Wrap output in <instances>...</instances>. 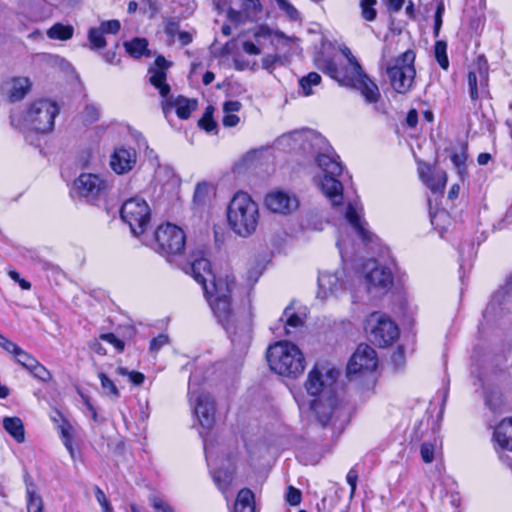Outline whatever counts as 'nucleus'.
<instances>
[{
  "mask_svg": "<svg viewBox=\"0 0 512 512\" xmlns=\"http://www.w3.org/2000/svg\"><path fill=\"white\" fill-rule=\"evenodd\" d=\"M183 270L202 286L214 316L229 334L233 345L240 346V349L247 348L251 341V314L241 324L232 320L230 298L235 287L234 277L214 275L209 260L201 254L192 255Z\"/></svg>",
  "mask_w": 512,
  "mask_h": 512,
  "instance_id": "1",
  "label": "nucleus"
},
{
  "mask_svg": "<svg viewBox=\"0 0 512 512\" xmlns=\"http://www.w3.org/2000/svg\"><path fill=\"white\" fill-rule=\"evenodd\" d=\"M340 371L328 364H316L305 382L308 395L314 397L311 409L318 422L326 426L337 408L336 384Z\"/></svg>",
  "mask_w": 512,
  "mask_h": 512,
  "instance_id": "2",
  "label": "nucleus"
},
{
  "mask_svg": "<svg viewBox=\"0 0 512 512\" xmlns=\"http://www.w3.org/2000/svg\"><path fill=\"white\" fill-rule=\"evenodd\" d=\"M170 66L171 63L169 61L163 56H158L155 59L154 65L148 70L149 82L159 91V94L164 99L162 108L165 117H168L172 112L171 110L175 109L177 116L185 120L196 109L197 101L182 96L177 98L170 96V86L166 82L167 70Z\"/></svg>",
  "mask_w": 512,
  "mask_h": 512,
  "instance_id": "3",
  "label": "nucleus"
},
{
  "mask_svg": "<svg viewBox=\"0 0 512 512\" xmlns=\"http://www.w3.org/2000/svg\"><path fill=\"white\" fill-rule=\"evenodd\" d=\"M60 112L59 105L47 98H40L31 102L22 114L11 115V123L23 130L29 129L45 134L54 129L55 118Z\"/></svg>",
  "mask_w": 512,
  "mask_h": 512,
  "instance_id": "4",
  "label": "nucleus"
},
{
  "mask_svg": "<svg viewBox=\"0 0 512 512\" xmlns=\"http://www.w3.org/2000/svg\"><path fill=\"white\" fill-rule=\"evenodd\" d=\"M259 217L258 204L248 193L234 194L227 207V221L235 234L243 238L251 236L257 229Z\"/></svg>",
  "mask_w": 512,
  "mask_h": 512,
  "instance_id": "5",
  "label": "nucleus"
},
{
  "mask_svg": "<svg viewBox=\"0 0 512 512\" xmlns=\"http://www.w3.org/2000/svg\"><path fill=\"white\" fill-rule=\"evenodd\" d=\"M267 361L271 370L282 376L297 377L305 369L303 353L298 346L288 341H280L270 346Z\"/></svg>",
  "mask_w": 512,
  "mask_h": 512,
  "instance_id": "6",
  "label": "nucleus"
},
{
  "mask_svg": "<svg viewBox=\"0 0 512 512\" xmlns=\"http://www.w3.org/2000/svg\"><path fill=\"white\" fill-rule=\"evenodd\" d=\"M316 161L324 173L320 182L322 192L330 199L334 207L341 205L343 201V186L338 179L342 174V165L339 157L331 147H327L325 152L318 153Z\"/></svg>",
  "mask_w": 512,
  "mask_h": 512,
  "instance_id": "7",
  "label": "nucleus"
},
{
  "mask_svg": "<svg viewBox=\"0 0 512 512\" xmlns=\"http://www.w3.org/2000/svg\"><path fill=\"white\" fill-rule=\"evenodd\" d=\"M415 57L413 50H407L388 62L386 73L391 87L397 93L405 94L412 88L416 75Z\"/></svg>",
  "mask_w": 512,
  "mask_h": 512,
  "instance_id": "8",
  "label": "nucleus"
},
{
  "mask_svg": "<svg viewBox=\"0 0 512 512\" xmlns=\"http://www.w3.org/2000/svg\"><path fill=\"white\" fill-rule=\"evenodd\" d=\"M154 238L155 251L168 259L180 255L185 249V232L181 227L170 222L158 226Z\"/></svg>",
  "mask_w": 512,
  "mask_h": 512,
  "instance_id": "9",
  "label": "nucleus"
},
{
  "mask_svg": "<svg viewBox=\"0 0 512 512\" xmlns=\"http://www.w3.org/2000/svg\"><path fill=\"white\" fill-rule=\"evenodd\" d=\"M365 330L369 339L379 347L391 345L399 337L398 326L386 315L373 312L366 320Z\"/></svg>",
  "mask_w": 512,
  "mask_h": 512,
  "instance_id": "10",
  "label": "nucleus"
},
{
  "mask_svg": "<svg viewBox=\"0 0 512 512\" xmlns=\"http://www.w3.org/2000/svg\"><path fill=\"white\" fill-rule=\"evenodd\" d=\"M121 218L131 232L138 236L145 232L150 221V208L146 201L139 197L126 200L120 210Z\"/></svg>",
  "mask_w": 512,
  "mask_h": 512,
  "instance_id": "11",
  "label": "nucleus"
},
{
  "mask_svg": "<svg viewBox=\"0 0 512 512\" xmlns=\"http://www.w3.org/2000/svg\"><path fill=\"white\" fill-rule=\"evenodd\" d=\"M108 189L105 179L94 173H81L73 182V190L78 197L89 203L102 198Z\"/></svg>",
  "mask_w": 512,
  "mask_h": 512,
  "instance_id": "12",
  "label": "nucleus"
},
{
  "mask_svg": "<svg viewBox=\"0 0 512 512\" xmlns=\"http://www.w3.org/2000/svg\"><path fill=\"white\" fill-rule=\"evenodd\" d=\"M376 351L367 344H360L347 365V377L350 381L357 376L371 374L377 367Z\"/></svg>",
  "mask_w": 512,
  "mask_h": 512,
  "instance_id": "13",
  "label": "nucleus"
},
{
  "mask_svg": "<svg viewBox=\"0 0 512 512\" xmlns=\"http://www.w3.org/2000/svg\"><path fill=\"white\" fill-rule=\"evenodd\" d=\"M365 280L367 290L374 295H381L386 293L393 284V276L391 271L384 267L377 265L374 260H369L366 263Z\"/></svg>",
  "mask_w": 512,
  "mask_h": 512,
  "instance_id": "14",
  "label": "nucleus"
},
{
  "mask_svg": "<svg viewBox=\"0 0 512 512\" xmlns=\"http://www.w3.org/2000/svg\"><path fill=\"white\" fill-rule=\"evenodd\" d=\"M357 69V71H350V76L344 79V86L358 90L368 104L378 102L381 94L377 84L369 78L361 66Z\"/></svg>",
  "mask_w": 512,
  "mask_h": 512,
  "instance_id": "15",
  "label": "nucleus"
},
{
  "mask_svg": "<svg viewBox=\"0 0 512 512\" xmlns=\"http://www.w3.org/2000/svg\"><path fill=\"white\" fill-rule=\"evenodd\" d=\"M265 205L273 213L288 215L298 209L299 200L294 193L273 190L266 195Z\"/></svg>",
  "mask_w": 512,
  "mask_h": 512,
  "instance_id": "16",
  "label": "nucleus"
},
{
  "mask_svg": "<svg viewBox=\"0 0 512 512\" xmlns=\"http://www.w3.org/2000/svg\"><path fill=\"white\" fill-rule=\"evenodd\" d=\"M362 206L357 200L349 201L345 210V218L364 244L373 241V234L366 228L367 223L362 217Z\"/></svg>",
  "mask_w": 512,
  "mask_h": 512,
  "instance_id": "17",
  "label": "nucleus"
},
{
  "mask_svg": "<svg viewBox=\"0 0 512 512\" xmlns=\"http://www.w3.org/2000/svg\"><path fill=\"white\" fill-rule=\"evenodd\" d=\"M216 405L213 397L208 393H200L195 398L194 413L199 424L205 430H210L215 423Z\"/></svg>",
  "mask_w": 512,
  "mask_h": 512,
  "instance_id": "18",
  "label": "nucleus"
},
{
  "mask_svg": "<svg viewBox=\"0 0 512 512\" xmlns=\"http://www.w3.org/2000/svg\"><path fill=\"white\" fill-rule=\"evenodd\" d=\"M342 272L331 273L328 271L320 272L318 276L317 298L326 300L332 296H337L342 290L341 276Z\"/></svg>",
  "mask_w": 512,
  "mask_h": 512,
  "instance_id": "19",
  "label": "nucleus"
},
{
  "mask_svg": "<svg viewBox=\"0 0 512 512\" xmlns=\"http://www.w3.org/2000/svg\"><path fill=\"white\" fill-rule=\"evenodd\" d=\"M136 164V151L132 148L118 147L110 157V166L117 174L131 171Z\"/></svg>",
  "mask_w": 512,
  "mask_h": 512,
  "instance_id": "20",
  "label": "nucleus"
},
{
  "mask_svg": "<svg viewBox=\"0 0 512 512\" xmlns=\"http://www.w3.org/2000/svg\"><path fill=\"white\" fill-rule=\"evenodd\" d=\"M254 38L260 42L261 39H269L273 45L289 46L298 39L293 36H287L279 30H273L268 25L262 24L255 28Z\"/></svg>",
  "mask_w": 512,
  "mask_h": 512,
  "instance_id": "21",
  "label": "nucleus"
},
{
  "mask_svg": "<svg viewBox=\"0 0 512 512\" xmlns=\"http://www.w3.org/2000/svg\"><path fill=\"white\" fill-rule=\"evenodd\" d=\"M31 88V82L26 77H14L7 81L4 90L11 102L22 100Z\"/></svg>",
  "mask_w": 512,
  "mask_h": 512,
  "instance_id": "22",
  "label": "nucleus"
},
{
  "mask_svg": "<svg viewBox=\"0 0 512 512\" xmlns=\"http://www.w3.org/2000/svg\"><path fill=\"white\" fill-rule=\"evenodd\" d=\"M493 439L501 449L512 451V417L503 419L496 426Z\"/></svg>",
  "mask_w": 512,
  "mask_h": 512,
  "instance_id": "23",
  "label": "nucleus"
},
{
  "mask_svg": "<svg viewBox=\"0 0 512 512\" xmlns=\"http://www.w3.org/2000/svg\"><path fill=\"white\" fill-rule=\"evenodd\" d=\"M487 85V72L479 69L478 72L470 71L468 73L469 94L472 101H476L480 94L485 93Z\"/></svg>",
  "mask_w": 512,
  "mask_h": 512,
  "instance_id": "24",
  "label": "nucleus"
},
{
  "mask_svg": "<svg viewBox=\"0 0 512 512\" xmlns=\"http://www.w3.org/2000/svg\"><path fill=\"white\" fill-rule=\"evenodd\" d=\"M290 140L294 142H303V148H306L305 144H308L313 148L316 146H320L321 144H325L324 139L320 135L312 131L293 132L288 135H283L279 139V142L280 144H283L288 143Z\"/></svg>",
  "mask_w": 512,
  "mask_h": 512,
  "instance_id": "25",
  "label": "nucleus"
},
{
  "mask_svg": "<svg viewBox=\"0 0 512 512\" xmlns=\"http://www.w3.org/2000/svg\"><path fill=\"white\" fill-rule=\"evenodd\" d=\"M420 178L434 193L441 192L447 182V175L443 170L430 171L428 169L426 172L422 170L420 171Z\"/></svg>",
  "mask_w": 512,
  "mask_h": 512,
  "instance_id": "26",
  "label": "nucleus"
},
{
  "mask_svg": "<svg viewBox=\"0 0 512 512\" xmlns=\"http://www.w3.org/2000/svg\"><path fill=\"white\" fill-rule=\"evenodd\" d=\"M3 428L16 442L23 443L25 441V429L19 417H5Z\"/></svg>",
  "mask_w": 512,
  "mask_h": 512,
  "instance_id": "27",
  "label": "nucleus"
},
{
  "mask_svg": "<svg viewBox=\"0 0 512 512\" xmlns=\"http://www.w3.org/2000/svg\"><path fill=\"white\" fill-rule=\"evenodd\" d=\"M233 512H255L254 494L250 489L243 488L238 492Z\"/></svg>",
  "mask_w": 512,
  "mask_h": 512,
  "instance_id": "28",
  "label": "nucleus"
},
{
  "mask_svg": "<svg viewBox=\"0 0 512 512\" xmlns=\"http://www.w3.org/2000/svg\"><path fill=\"white\" fill-rule=\"evenodd\" d=\"M210 473L218 489L225 494L229 490L230 484L233 480L234 470L231 468H219L211 470Z\"/></svg>",
  "mask_w": 512,
  "mask_h": 512,
  "instance_id": "29",
  "label": "nucleus"
},
{
  "mask_svg": "<svg viewBox=\"0 0 512 512\" xmlns=\"http://www.w3.org/2000/svg\"><path fill=\"white\" fill-rule=\"evenodd\" d=\"M321 76L317 72H310L306 76L299 79V93L308 97L315 94V88L321 83Z\"/></svg>",
  "mask_w": 512,
  "mask_h": 512,
  "instance_id": "30",
  "label": "nucleus"
},
{
  "mask_svg": "<svg viewBox=\"0 0 512 512\" xmlns=\"http://www.w3.org/2000/svg\"><path fill=\"white\" fill-rule=\"evenodd\" d=\"M124 47L126 52L133 58H140L143 55H149L148 41L145 38H134L131 41L125 42Z\"/></svg>",
  "mask_w": 512,
  "mask_h": 512,
  "instance_id": "31",
  "label": "nucleus"
},
{
  "mask_svg": "<svg viewBox=\"0 0 512 512\" xmlns=\"http://www.w3.org/2000/svg\"><path fill=\"white\" fill-rule=\"evenodd\" d=\"M73 33L74 28L71 25L56 23L48 29L47 36L53 40L66 41L72 38Z\"/></svg>",
  "mask_w": 512,
  "mask_h": 512,
  "instance_id": "32",
  "label": "nucleus"
},
{
  "mask_svg": "<svg viewBox=\"0 0 512 512\" xmlns=\"http://www.w3.org/2000/svg\"><path fill=\"white\" fill-rule=\"evenodd\" d=\"M322 71L329 75L331 78L337 80L342 86H344V79L350 76V71L347 69L345 71L338 69L336 63L333 60H327L322 67Z\"/></svg>",
  "mask_w": 512,
  "mask_h": 512,
  "instance_id": "33",
  "label": "nucleus"
},
{
  "mask_svg": "<svg viewBox=\"0 0 512 512\" xmlns=\"http://www.w3.org/2000/svg\"><path fill=\"white\" fill-rule=\"evenodd\" d=\"M377 0H360L359 7L361 17L367 22H373L377 18Z\"/></svg>",
  "mask_w": 512,
  "mask_h": 512,
  "instance_id": "34",
  "label": "nucleus"
},
{
  "mask_svg": "<svg viewBox=\"0 0 512 512\" xmlns=\"http://www.w3.org/2000/svg\"><path fill=\"white\" fill-rule=\"evenodd\" d=\"M467 152L466 147L462 146L459 152H454L451 155V161L455 166L458 175L463 178L467 174L466 169Z\"/></svg>",
  "mask_w": 512,
  "mask_h": 512,
  "instance_id": "35",
  "label": "nucleus"
},
{
  "mask_svg": "<svg viewBox=\"0 0 512 512\" xmlns=\"http://www.w3.org/2000/svg\"><path fill=\"white\" fill-rule=\"evenodd\" d=\"M88 40L92 50L103 49L106 46V40L102 31L97 27H91L88 30Z\"/></svg>",
  "mask_w": 512,
  "mask_h": 512,
  "instance_id": "36",
  "label": "nucleus"
},
{
  "mask_svg": "<svg viewBox=\"0 0 512 512\" xmlns=\"http://www.w3.org/2000/svg\"><path fill=\"white\" fill-rule=\"evenodd\" d=\"M435 59L439 66L447 70L449 67V60L447 56V43L445 41H437L434 46Z\"/></svg>",
  "mask_w": 512,
  "mask_h": 512,
  "instance_id": "37",
  "label": "nucleus"
},
{
  "mask_svg": "<svg viewBox=\"0 0 512 512\" xmlns=\"http://www.w3.org/2000/svg\"><path fill=\"white\" fill-rule=\"evenodd\" d=\"M211 190V186L208 183H199L194 192V203L205 205L210 199Z\"/></svg>",
  "mask_w": 512,
  "mask_h": 512,
  "instance_id": "38",
  "label": "nucleus"
},
{
  "mask_svg": "<svg viewBox=\"0 0 512 512\" xmlns=\"http://www.w3.org/2000/svg\"><path fill=\"white\" fill-rule=\"evenodd\" d=\"M27 370L33 375V377L41 382L47 383L52 379L50 371L39 363L38 360H36L35 363H33Z\"/></svg>",
  "mask_w": 512,
  "mask_h": 512,
  "instance_id": "39",
  "label": "nucleus"
},
{
  "mask_svg": "<svg viewBox=\"0 0 512 512\" xmlns=\"http://www.w3.org/2000/svg\"><path fill=\"white\" fill-rule=\"evenodd\" d=\"M213 110V107L208 106L198 121L199 127L208 133L214 131L217 127L216 122L213 120Z\"/></svg>",
  "mask_w": 512,
  "mask_h": 512,
  "instance_id": "40",
  "label": "nucleus"
},
{
  "mask_svg": "<svg viewBox=\"0 0 512 512\" xmlns=\"http://www.w3.org/2000/svg\"><path fill=\"white\" fill-rule=\"evenodd\" d=\"M278 8L283 11L289 20L291 21H299L301 20L300 12L294 7L289 0H275Z\"/></svg>",
  "mask_w": 512,
  "mask_h": 512,
  "instance_id": "41",
  "label": "nucleus"
},
{
  "mask_svg": "<svg viewBox=\"0 0 512 512\" xmlns=\"http://www.w3.org/2000/svg\"><path fill=\"white\" fill-rule=\"evenodd\" d=\"M98 377L101 382V387L107 395L113 396L114 398L120 397L118 388L105 373H99Z\"/></svg>",
  "mask_w": 512,
  "mask_h": 512,
  "instance_id": "42",
  "label": "nucleus"
},
{
  "mask_svg": "<svg viewBox=\"0 0 512 512\" xmlns=\"http://www.w3.org/2000/svg\"><path fill=\"white\" fill-rule=\"evenodd\" d=\"M27 510L28 512L43 510L42 498L29 488L27 489Z\"/></svg>",
  "mask_w": 512,
  "mask_h": 512,
  "instance_id": "43",
  "label": "nucleus"
},
{
  "mask_svg": "<svg viewBox=\"0 0 512 512\" xmlns=\"http://www.w3.org/2000/svg\"><path fill=\"white\" fill-rule=\"evenodd\" d=\"M149 501L155 512H176L167 501L159 496L152 495L149 497Z\"/></svg>",
  "mask_w": 512,
  "mask_h": 512,
  "instance_id": "44",
  "label": "nucleus"
},
{
  "mask_svg": "<svg viewBox=\"0 0 512 512\" xmlns=\"http://www.w3.org/2000/svg\"><path fill=\"white\" fill-rule=\"evenodd\" d=\"M285 318V324L288 327H299L303 324V320L293 312V310L290 307H287L284 312L283 316L280 318V321H284Z\"/></svg>",
  "mask_w": 512,
  "mask_h": 512,
  "instance_id": "45",
  "label": "nucleus"
},
{
  "mask_svg": "<svg viewBox=\"0 0 512 512\" xmlns=\"http://www.w3.org/2000/svg\"><path fill=\"white\" fill-rule=\"evenodd\" d=\"M243 7L246 12V16L250 19L255 18L262 10L260 0H244Z\"/></svg>",
  "mask_w": 512,
  "mask_h": 512,
  "instance_id": "46",
  "label": "nucleus"
},
{
  "mask_svg": "<svg viewBox=\"0 0 512 512\" xmlns=\"http://www.w3.org/2000/svg\"><path fill=\"white\" fill-rule=\"evenodd\" d=\"M15 360L22 365L24 368L28 369L31 367L33 363L37 360L34 358L31 354L24 351L22 348L19 347V349L16 351V353L13 355Z\"/></svg>",
  "mask_w": 512,
  "mask_h": 512,
  "instance_id": "47",
  "label": "nucleus"
},
{
  "mask_svg": "<svg viewBox=\"0 0 512 512\" xmlns=\"http://www.w3.org/2000/svg\"><path fill=\"white\" fill-rule=\"evenodd\" d=\"M445 12V5L442 0L437 3L435 15H434V36L438 37L443 22V15Z\"/></svg>",
  "mask_w": 512,
  "mask_h": 512,
  "instance_id": "48",
  "label": "nucleus"
},
{
  "mask_svg": "<svg viewBox=\"0 0 512 512\" xmlns=\"http://www.w3.org/2000/svg\"><path fill=\"white\" fill-rule=\"evenodd\" d=\"M103 34H117L121 28L119 20L113 19L101 22L98 27Z\"/></svg>",
  "mask_w": 512,
  "mask_h": 512,
  "instance_id": "49",
  "label": "nucleus"
},
{
  "mask_svg": "<svg viewBox=\"0 0 512 512\" xmlns=\"http://www.w3.org/2000/svg\"><path fill=\"white\" fill-rule=\"evenodd\" d=\"M287 503L292 506H297L301 503L302 493L299 489L289 486L285 495Z\"/></svg>",
  "mask_w": 512,
  "mask_h": 512,
  "instance_id": "50",
  "label": "nucleus"
},
{
  "mask_svg": "<svg viewBox=\"0 0 512 512\" xmlns=\"http://www.w3.org/2000/svg\"><path fill=\"white\" fill-rule=\"evenodd\" d=\"M420 454L425 463H431L434 460V445L429 442H423L420 447Z\"/></svg>",
  "mask_w": 512,
  "mask_h": 512,
  "instance_id": "51",
  "label": "nucleus"
},
{
  "mask_svg": "<svg viewBox=\"0 0 512 512\" xmlns=\"http://www.w3.org/2000/svg\"><path fill=\"white\" fill-rule=\"evenodd\" d=\"M60 432H61V438H62L63 444L65 445L67 450L70 452L71 456H73L74 450L72 447V436L70 433L69 425H66V424L61 425Z\"/></svg>",
  "mask_w": 512,
  "mask_h": 512,
  "instance_id": "52",
  "label": "nucleus"
},
{
  "mask_svg": "<svg viewBox=\"0 0 512 512\" xmlns=\"http://www.w3.org/2000/svg\"><path fill=\"white\" fill-rule=\"evenodd\" d=\"M169 343V337L165 334H160L153 338L150 342L149 349L153 353H157L162 347Z\"/></svg>",
  "mask_w": 512,
  "mask_h": 512,
  "instance_id": "53",
  "label": "nucleus"
},
{
  "mask_svg": "<svg viewBox=\"0 0 512 512\" xmlns=\"http://www.w3.org/2000/svg\"><path fill=\"white\" fill-rule=\"evenodd\" d=\"M100 339L113 345L119 352L124 350V342L118 339L113 333L101 334Z\"/></svg>",
  "mask_w": 512,
  "mask_h": 512,
  "instance_id": "54",
  "label": "nucleus"
},
{
  "mask_svg": "<svg viewBox=\"0 0 512 512\" xmlns=\"http://www.w3.org/2000/svg\"><path fill=\"white\" fill-rule=\"evenodd\" d=\"M485 402L490 409L496 410L500 406V396L497 392H486Z\"/></svg>",
  "mask_w": 512,
  "mask_h": 512,
  "instance_id": "55",
  "label": "nucleus"
},
{
  "mask_svg": "<svg viewBox=\"0 0 512 512\" xmlns=\"http://www.w3.org/2000/svg\"><path fill=\"white\" fill-rule=\"evenodd\" d=\"M8 276L13 280L15 281L16 283L19 284V286L23 289V290H30L31 289V283L23 278H21L20 274L16 271V270H9L8 271Z\"/></svg>",
  "mask_w": 512,
  "mask_h": 512,
  "instance_id": "56",
  "label": "nucleus"
},
{
  "mask_svg": "<svg viewBox=\"0 0 512 512\" xmlns=\"http://www.w3.org/2000/svg\"><path fill=\"white\" fill-rule=\"evenodd\" d=\"M343 55L347 58L349 63V68H347L348 71H357V67L361 66L355 56L352 54L351 50L348 47H344L341 49Z\"/></svg>",
  "mask_w": 512,
  "mask_h": 512,
  "instance_id": "57",
  "label": "nucleus"
},
{
  "mask_svg": "<svg viewBox=\"0 0 512 512\" xmlns=\"http://www.w3.org/2000/svg\"><path fill=\"white\" fill-rule=\"evenodd\" d=\"M164 31L168 36L174 37L176 34H178L180 32L179 31V22L173 18L168 19L165 22Z\"/></svg>",
  "mask_w": 512,
  "mask_h": 512,
  "instance_id": "58",
  "label": "nucleus"
},
{
  "mask_svg": "<svg viewBox=\"0 0 512 512\" xmlns=\"http://www.w3.org/2000/svg\"><path fill=\"white\" fill-rule=\"evenodd\" d=\"M357 479H358V472L356 471V469L351 468L346 476L347 483L349 484V486L351 488L350 497H353V495L356 491Z\"/></svg>",
  "mask_w": 512,
  "mask_h": 512,
  "instance_id": "59",
  "label": "nucleus"
},
{
  "mask_svg": "<svg viewBox=\"0 0 512 512\" xmlns=\"http://www.w3.org/2000/svg\"><path fill=\"white\" fill-rule=\"evenodd\" d=\"M95 496L104 512H112V507L110 506L105 493L100 488L96 489Z\"/></svg>",
  "mask_w": 512,
  "mask_h": 512,
  "instance_id": "60",
  "label": "nucleus"
},
{
  "mask_svg": "<svg viewBox=\"0 0 512 512\" xmlns=\"http://www.w3.org/2000/svg\"><path fill=\"white\" fill-rule=\"evenodd\" d=\"M240 121V118L233 113H224L222 123L225 127H235Z\"/></svg>",
  "mask_w": 512,
  "mask_h": 512,
  "instance_id": "61",
  "label": "nucleus"
},
{
  "mask_svg": "<svg viewBox=\"0 0 512 512\" xmlns=\"http://www.w3.org/2000/svg\"><path fill=\"white\" fill-rule=\"evenodd\" d=\"M241 107L242 105L239 101H227L223 104V112L235 114Z\"/></svg>",
  "mask_w": 512,
  "mask_h": 512,
  "instance_id": "62",
  "label": "nucleus"
},
{
  "mask_svg": "<svg viewBox=\"0 0 512 512\" xmlns=\"http://www.w3.org/2000/svg\"><path fill=\"white\" fill-rule=\"evenodd\" d=\"M0 347H2L6 352L14 355L16 351L19 349V346L12 342L9 339H5L3 342H0Z\"/></svg>",
  "mask_w": 512,
  "mask_h": 512,
  "instance_id": "63",
  "label": "nucleus"
},
{
  "mask_svg": "<svg viewBox=\"0 0 512 512\" xmlns=\"http://www.w3.org/2000/svg\"><path fill=\"white\" fill-rule=\"evenodd\" d=\"M279 60L278 56L268 55L262 59L263 68L270 70L274 67L275 63Z\"/></svg>",
  "mask_w": 512,
  "mask_h": 512,
  "instance_id": "64",
  "label": "nucleus"
}]
</instances>
